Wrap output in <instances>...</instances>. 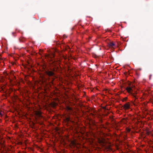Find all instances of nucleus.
<instances>
[{
	"label": "nucleus",
	"instance_id": "13",
	"mask_svg": "<svg viewBox=\"0 0 153 153\" xmlns=\"http://www.w3.org/2000/svg\"><path fill=\"white\" fill-rule=\"evenodd\" d=\"M132 103L134 105H135V104H134V102H133V101H132Z\"/></svg>",
	"mask_w": 153,
	"mask_h": 153
},
{
	"label": "nucleus",
	"instance_id": "16",
	"mask_svg": "<svg viewBox=\"0 0 153 153\" xmlns=\"http://www.w3.org/2000/svg\"><path fill=\"white\" fill-rule=\"evenodd\" d=\"M4 144H2V146H3V145H4Z\"/></svg>",
	"mask_w": 153,
	"mask_h": 153
},
{
	"label": "nucleus",
	"instance_id": "3",
	"mask_svg": "<svg viewBox=\"0 0 153 153\" xmlns=\"http://www.w3.org/2000/svg\"><path fill=\"white\" fill-rule=\"evenodd\" d=\"M123 108L125 109H128L130 108V103L128 102L125 104L123 106Z\"/></svg>",
	"mask_w": 153,
	"mask_h": 153
},
{
	"label": "nucleus",
	"instance_id": "10",
	"mask_svg": "<svg viewBox=\"0 0 153 153\" xmlns=\"http://www.w3.org/2000/svg\"><path fill=\"white\" fill-rule=\"evenodd\" d=\"M127 97H125L123 99V101H126V100H127Z\"/></svg>",
	"mask_w": 153,
	"mask_h": 153
},
{
	"label": "nucleus",
	"instance_id": "12",
	"mask_svg": "<svg viewBox=\"0 0 153 153\" xmlns=\"http://www.w3.org/2000/svg\"><path fill=\"white\" fill-rule=\"evenodd\" d=\"M152 76V74H151L150 75V76H149V79H151V77Z\"/></svg>",
	"mask_w": 153,
	"mask_h": 153
},
{
	"label": "nucleus",
	"instance_id": "6",
	"mask_svg": "<svg viewBox=\"0 0 153 153\" xmlns=\"http://www.w3.org/2000/svg\"><path fill=\"white\" fill-rule=\"evenodd\" d=\"M146 134L147 135H149L151 134V132L149 131H146Z\"/></svg>",
	"mask_w": 153,
	"mask_h": 153
},
{
	"label": "nucleus",
	"instance_id": "15",
	"mask_svg": "<svg viewBox=\"0 0 153 153\" xmlns=\"http://www.w3.org/2000/svg\"><path fill=\"white\" fill-rule=\"evenodd\" d=\"M70 143L72 144V143Z\"/></svg>",
	"mask_w": 153,
	"mask_h": 153
},
{
	"label": "nucleus",
	"instance_id": "7",
	"mask_svg": "<svg viewBox=\"0 0 153 153\" xmlns=\"http://www.w3.org/2000/svg\"><path fill=\"white\" fill-rule=\"evenodd\" d=\"M54 80V78H52V79L51 80H50V82L52 84H53V82Z\"/></svg>",
	"mask_w": 153,
	"mask_h": 153
},
{
	"label": "nucleus",
	"instance_id": "8",
	"mask_svg": "<svg viewBox=\"0 0 153 153\" xmlns=\"http://www.w3.org/2000/svg\"><path fill=\"white\" fill-rule=\"evenodd\" d=\"M3 112L2 111H1V112H0V115L1 116V117H2V115H3Z\"/></svg>",
	"mask_w": 153,
	"mask_h": 153
},
{
	"label": "nucleus",
	"instance_id": "2",
	"mask_svg": "<svg viewBox=\"0 0 153 153\" xmlns=\"http://www.w3.org/2000/svg\"><path fill=\"white\" fill-rule=\"evenodd\" d=\"M46 73L49 76H55L53 71H48L46 72Z\"/></svg>",
	"mask_w": 153,
	"mask_h": 153
},
{
	"label": "nucleus",
	"instance_id": "4",
	"mask_svg": "<svg viewBox=\"0 0 153 153\" xmlns=\"http://www.w3.org/2000/svg\"><path fill=\"white\" fill-rule=\"evenodd\" d=\"M108 45L110 48H114L115 46V44L112 42H111L108 44Z\"/></svg>",
	"mask_w": 153,
	"mask_h": 153
},
{
	"label": "nucleus",
	"instance_id": "17",
	"mask_svg": "<svg viewBox=\"0 0 153 153\" xmlns=\"http://www.w3.org/2000/svg\"><path fill=\"white\" fill-rule=\"evenodd\" d=\"M20 143L22 144V143Z\"/></svg>",
	"mask_w": 153,
	"mask_h": 153
},
{
	"label": "nucleus",
	"instance_id": "11",
	"mask_svg": "<svg viewBox=\"0 0 153 153\" xmlns=\"http://www.w3.org/2000/svg\"><path fill=\"white\" fill-rule=\"evenodd\" d=\"M63 37L65 38H66L67 37V36H66L65 35H63Z\"/></svg>",
	"mask_w": 153,
	"mask_h": 153
},
{
	"label": "nucleus",
	"instance_id": "9",
	"mask_svg": "<svg viewBox=\"0 0 153 153\" xmlns=\"http://www.w3.org/2000/svg\"><path fill=\"white\" fill-rule=\"evenodd\" d=\"M110 59L111 60H112V62L113 61V60L114 59V58L113 57H112V56H111V57H110Z\"/></svg>",
	"mask_w": 153,
	"mask_h": 153
},
{
	"label": "nucleus",
	"instance_id": "1",
	"mask_svg": "<svg viewBox=\"0 0 153 153\" xmlns=\"http://www.w3.org/2000/svg\"><path fill=\"white\" fill-rule=\"evenodd\" d=\"M126 90L129 95L134 98V101L137 99V93L134 85L133 84L130 85L126 88Z\"/></svg>",
	"mask_w": 153,
	"mask_h": 153
},
{
	"label": "nucleus",
	"instance_id": "14",
	"mask_svg": "<svg viewBox=\"0 0 153 153\" xmlns=\"http://www.w3.org/2000/svg\"><path fill=\"white\" fill-rule=\"evenodd\" d=\"M54 55L53 54V57H54Z\"/></svg>",
	"mask_w": 153,
	"mask_h": 153
},
{
	"label": "nucleus",
	"instance_id": "5",
	"mask_svg": "<svg viewBox=\"0 0 153 153\" xmlns=\"http://www.w3.org/2000/svg\"><path fill=\"white\" fill-rule=\"evenodd\" d=\"M66 109L68 110L71 111L72 110L71 108L69 106H67L66 107Z\"/></svg>",
	"mask_w": 153,
	"mask_h": 153
}]
</instances>
